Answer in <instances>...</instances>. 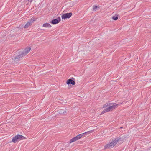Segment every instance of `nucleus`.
<instances>
[{"label": "nucleus", "mask_w": 151, "mask_h": 151, "mask_svg": "<svg viewBox=\"0 0 151 151\" xmlns=\"http://www.w3.org/2000/svg\"><path fill=\"white\" fill-rule=\"evenodd\" d=\"M117 105L116 103H110L106 104L104 105L103 108H106L102 111L101 114L113 110L117 107Z\"/></svg>", "instance_id": "obj_1"}, {"label": "nucleus", "mask_w": 151, "mask_h": 151, "mask_svg": "<svg viewBox=\"0 0 151 151\" xmlns=\"http://www.w3.org/2000/svg\"><path fill=\"white\" fill-rule=\"evenodd\" d=\"M118 142V140L115 139L107 144L104 147V149L113 148L115 145Z\"/></svg>", "instance_id": "obj_2"}, {"label": "nucleus", "mask_w": 151, "mask_h": 151, "mask_svg": "<svg viewBox=\"0 0 151 151\" xmlns=\"http://www.w3.org/2000/svg\"><path fill=\"white\" fill-rule=\"evenodd\" d=\"M24 139L25 137L23 136L20 135H17L12 138V141L13 142L15 143L20 140Z\"/></svg>", "instance_id": "obj_3"}, {"label": "nucleus", "mask_w": 151, "mask_h": 151, "mask_svg": "<svg viewBox=\"0 0 151 151\" xmlns=\"http://www.w3.org/2000/svg\"><path fill=\"white\" fill-rule=\"evenodd\" d=\"M93 130H91L87 132H86L84 133L80 134L76 136L78 140L80 139L82 136H83L85 134L87 135L93 132Z\"/></svg>", "instance_id": "obj_4"}, {"label": "nucleus", "mask_w": 151, "mask_h": 151, "mask_svg": "<svg viewBox=\"0 0 151 151\" xmlns=\"http://www.w3.org/2000/svg\"><path fill=\"white\" fill-rule=\"evenodd\" d=\"M72 13L71 12L65 13L61 16V18L62 19H69L72 15Z\"/></svg>", "instance_id": "obj_5"}, {"label": "nucleus", "mask_w": 151, "mask_h": 151, "mask_svg": "<svg viewBox=\"0 0 151 151\" xmlns=\"http://www.w3.org/2000/svg\"><path fill=\"white\" fill-rule=\"evenodd\" d=\"M36 20L35 18H32L27 23L25 24L24 27L25 28H28L29 26H30Z\"/></svg>", "instance_id": "obj_6"}, {"label": "nucleus", "mask_w": 151, "mask_h": 151, "mask_svg": "<svg viewBox=\"0 0 151 151\" xmlns=\"http://www.w3.org/2000/svg\"><path fill=\"white\" fill-rule=\"evenodd\" d=\"M30 50L31 48L30 47L26 48L24 50V51L20 55V56H23L25 55L30 51Z\"/></svg>", "instance_id": "obj_7"}, {"label": "nucleus", "mask_w": 151, "mask_h": 151, "mask_svg": "<svg viewBox=\"0 0 151 151\" xmlns=\"http://www.w3.org/2000/svg\"><path fill=\"white\" fill-rule=\"evenodd\" d=\"M60 17H58L56 19H53L51 21V23L53 24H56L59 23L60 21Z\"/></svg>", "instance_id": "obj_8"}, {"label": "nucleus", "mask_w": 151, "mask_h": 151, "mask_svg": "<svg viewBox=\"0 0 151 151\" xmlns=\"http://www.w3.org/2000/svg\"><path fill=\"white\" fill-rule=\"evenodd\" d=\"M22 56L19 55V56H18L17 57H16L12 59V60L15 63H18L19 61V58L20 57H21Z\"/></svg>", "instance_id": "obj_9"}, {"label": "nucleus", "mask_w": 151, "mask_h": 151, "mask_svg": "<svg viewBox=\"0 0 151 151\" xmlns=\"http://www.w3.org/2000/svg\"><path fill=\"white\" fill-rule=\"evenodd\" d=\"M66 83L68 85L71 84L73 85H74L75 83V82L73 80L70 79L67 80L66 82Z\"/></svg>", "instance_id": "obj_10"}, {"label": "nucleus", "mask_w": 151, "mask_h": 151, "mask_svg": "<svg viewBox=\"0 0 151 151\" xmlns=\"http://www.w3.org/2000/svg\"><path fill=\"white\" fill-rule=\"evenodd\" d=\"M78 140L76 137H75L71 139L70 141V143H71L74 142H75Z\"/></svg>", "instance_id": "obj_11"}, {"label": "nucleus", "mask_w": 151, "mask_h": 151, "mask_svg": "<svg viewBox=\"0 0 151 151\" xmlns=\"http://www.w3.org/2000/svg\"><path fill=\"white\" fill-rule=\"evenodd\" d=\"M43 27H45L50 28L51 27V26L49 23H46L43 24Z\"/></svg>", "instance_id": "obj_12"}, {"label": "nucleus", "mask_w": 151, "mask_h": 151, "mask_svg": "<svg viewBox=\"0 0 151 151\" xmlns=\"http://www.w3.org/2000/svg\"><path fill=\"white\" fill-rule=\"evenodd\" d=\"M118 15L116 14L115 16L112 17V19L115 20H116L118 19Z\"/></svg>", "instance_id": "obj_13"}, {"label": "nucleus", "mask_w": 151, "mask_h": 151, "mask_svg": "<svg viewBox=\"0 0 151 151\" xmlns=\"http://www.w3.org/2000/svg\"><path fill=\"white\" fill-rule=\"evenodd\" d=\"M100 9V7H99V6H93V9Z\"/></svg>", "instance_id": "obj_14"}, {"label": "nucleus", "mask_w": 151, "mask_h": 151, "mask_svg": "<svg viewBox=\"0 0 151 151\" xmlns=\"http://www.w3.org/2000/svg\"><path fill=\"white\" fill-rule=\"evenodd\" d=\"M27 0L28 1H29L30 2H31L32 1V0Z\"/></svg>", "instance_id": "obj_15"}]
</instances>
